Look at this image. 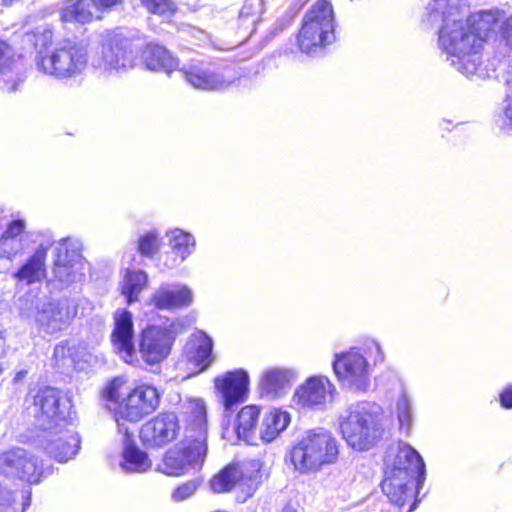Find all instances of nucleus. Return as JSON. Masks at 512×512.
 <instances>
[{"label":"nucleus","mask_w":512,"mask_h":512,"mask_svg":"<svg viewBox=\"0 0 512 512\" xmlns=\"http://www.w3.org/2000/svg\"><path fill=\"white\" fill-rule=\"evenodd\" d=\"M339 456V442L333 433L323 427L309 429L291 446L286 462L295 473L313 475L326 466L335 464Z\"/></svg>","instance_id":"obj_2"},{"label":"nucleus","mask_w":512,"mask_h":512,"mask_svg":"<svg viewBox=\"0 0 512 512\" xmlns=\"http://www.w3.org/2000/svg\"><path fill=\"white\" fill-rule=\"evenodd\" d=\"M185 423L184 437L189 441L203 442L207 445V409L202 399L191 398L182 405Z\"/></svg>","instance_id":"obj_24"},{"label":"nucleus","mask_w":512,"mask_h":512,"mask_svg":"<svg viewBox=\"0 0 512 512\" xmlns=\"http://www.w3.org/2000/svg\"><path fill=\"white\" fill-rule=\"evenodd\" d=\"M45 450L55 460L65 463L72 459L80 448V439L71 424L63 423L55 429H48Z\"/></svg>","instance_id":"obj_21"},{"label":"nucleus","mask_w":512,"mask_h":512,"mask_svg":"<svg viewBox=\"0 0 512 512\" xmlns=\"http://www.w3.org/2000/svg\"><path fill=\"white\" fill-rule=\"evenodd\" d=\"M291 421L290 414L280 409H272L265 413L259 427L260 438L264 442H272L283 432Z\"/></svg>","instance_id":"obj_33"},{"label":"nucleus","mask_w":512,"mask_h":512,"mask_svg":"<svg viewBox=\"0 0 512 512\" xmlns=\"http://www.w3.org/2000/svg\"><path fill=\"white\" fill-rule=\"evenodd\" d=\"M26 376H27V371L20 370L15 374L13 381H14V383H18V382L22 381Z\"/></svg>","instance_id":"obj_50"},{"label":"nucleus","mask_w":512,"mask_h":512,"mask_svg":"<svg viewBox=\"0 0 512 512\" xmlns=\"http://www.w3.org/2000/svg\"><path fill=\"white\" fill-rule=\"evenodd\" d=\"M123 451L120 466L124 471L142 473L150 469L151 461L146 452L140 450L132 441L129 428L122 429Z\"/></svg>","instance_id":"obj_29"},{"label":"nucleus","mask_w":512,"mask_h":512,"mask_svg":"<svg viewBox=\"0 0 512 512\" xmlns=\"http://www.w3.org/2000/svg\"><path fill=\"white\" fill-rule=\"evenodd\" d=\"M88 47L80 41L65 39L52 49L39 51L36 67L57 80L69 81L80 77L88 66Z\"/></svg>","instance_id":"obj_7"},{"label":"nucleus","mask_w":512,"mask_h":512,"mask_svg":"<svg viewBox=\"0 0 512 512\" xmlns=\"http://www.w3.org/2000/svg\"><path fill=\"white\" fill-rule=\"evenodd\" d=\"M179 431L177 415L173 412H161L143 424L140 430V439L148 448H162L173 442Z\"/></svg>","instance_id":"obj_17"},{"label":"nucleus","mask_w":512,"mask_h":512,"mask_svg":"<svg viewBox=\"0 0 512 512\" xmlns=\"http://www.w3.org/2000/svg\"><path fill=\"white\" fill-rule=\"evenodd\" d=\"M497 125L507 134L512 132V101L506 104L503 113L498 116Z\"/></svg>","instance_id":"obj_43"},{"label":"nucleus","mask_w":512,"mask_h":512,"mask_svg":"<svg viewBox=\"0 0 512 512\" xmlns=\"http://www.w3.org/2000/svg\"><path fill=\"white\" fill-rule=\"evenodd\" d=\"M425 472L420 454L406 443L391 448L385 458V478L381 487L391 504L403 507L415 498Z\"/></svg>","instance_id":"obj_1"},{"label":"nucleus","mask_w":512,"mask_h":512,"mask_svg":"<svg viewBox=\"0 0 512 512\" xmlns=\"http://www.w3.org/2000/svg\"><path fill=\"white\" fill-rule=\"evenodd\" d=\"M334 36L333 8L329 1H318L304 16L298 45L306 54L331 43Z\"/></svg>","instance_id":"obj_8"},{"label":"nucleus","mask_w":512,"mask_h":512,"mask_svg":"<svg viewBox=\"0 0 512 512\" xmlns=\"http://www.w3.org/2000/svg\"><path fill=\"white\" fill-rule=\"evenodd\" d=\"M148 275L143 270L127 269L120 283V289L129 304L138 301L139 295L147 287Z\"/></svg>","instance_id":"obj_36"},{"label":"nucleus","mask_w":512,"mask_h":512,"mask_svg":"<svg viewBox=\"0 0 512 512\" xmlns=\"http://www.w3.org/2000/svg\"><path fill=\"white\" fill-rule=\"evenodd\" d=\"M180 71L191 86L205 91L226 89L236 78L231 68L220 69L204 61H192Z\"/></svg>","instance_id":"obj_15"},{"label":"nucleus","mask_w":512,"mask_h":512,"mask_svg":"<svg viewBox=\"0 0 512 512\" xmlns=\"http://www.w3.org/2000/svg\"><path fill=\"white\" fill-rule=\"evenodd\" d=\"M448 13V0H432L426 7L423 22L426 26L438 29V46L447 52L446 21Z\"/></svg>","instance_id":"obj_30"},{"label":"nucleus","mask_w":512,"mask_h":512,"mask_svg":"<svg viewBox=\"0 0 512 512\" xmlns=\"http://www.w3.org/2000/svg\"><path fill=\"white\" fill-rule=\"evenodd\" d=\"M17 308L22 317L31 319L45 334L53 335L67 329L78 313L75 299H48L30 290L17 300Z\"/></svg>","instance_id":"obj_4"},{"label":"nucleus","mask_w":512,"mask_h":512,"mask_svg":"<svg viewBox=\"0 0 512 512\" xmlns=\"http://www.w3.org/2000/svg\"><path fill=\"white\" fill-rule=\"evenodd\" d=\"M121 0H91L93 4V8L96 10V13L99 11H105L111 9L115 5H117Z\"/></svg>","instance_id":"obj_47"},{"label":"nucleus","mask_w":512,"mask_h":512,"mask_svg":"<svg viewBox=\"0 0 512 512\" xmlns=\"http://www.w3.org/2000/svg\"><path fill=\"white\" fill-rule=\"evenodd\" d=\"M336 388L325 376H312L294 392L293 401L302 408L323 410L334 399Z\"/></svg>","instance_id":"obj_18"},{"label":"nucleus","mask_w":512,"mask_h":512,"mask_svg":"<svg viewBox=\"0 0 512 512\" xmlns=\"http://www.w3.org/2000/svg\"><path fill=\"white\" fill-rule=\"evenodd\" d=\"M198 485L196 483V481H188L186 483H184L183 485L177 487L173 493H172V498L176 501H183L189 497H191L196 489H197Z\"/></svg>","instance_id":"obj_42"},{"label":"nucleus","mask_w":512,"mask_h":512,"mask_svg":"<svg viewBox=\"0 0 512 512\" xmlns=\"http://www.w3.org/2000/svg\"><path fill=\"white\" fill-rule=\"evenodd\" d=\"M16 0H2L4 5H12Z\"/></svg>","instance_id":"obj_55"},{"label":"nucleus","mask_w":512,"mask_h":512,"mask_svg":"<svg viewBox=\"0 0 512 512\" xmlns=\"http://www.w3.org/2000/svg\"><path fill=\"white\" fill-rule=\"evenodd\" d=\"M338 424L348 446L357 451H367L382 437V408L374 402L353 403L340 414Z\"/></svg>","instance_id":"obj_3"},{"label":"nucleus","mask_w":512,"mask_h":512,"mask_svg":"<svg viewBox=\"0 0 512 512\" xmlns=\"http://www.w3.org/2000/svg\"><path fill=\"white\" fill-rule=\"evenodd\" d=\"M365 351L369 352L370 355H373L375 364L384 360L382 348L375 340H370L365 344Z\"/></svg>","instance_id":"obj_45"},{"label":"nucleus","mask_w":512,"mask_h":512,"mask_svg":"<svg viewBox=\"0 0 512 512\" xmlns=\"http://www.w3.org/2000/svg\"><path fill=\"white\" fill-rule=\"evenodd\" d=\"M208 445L203 442L189 441L187 438L168 450L159 470L166 475L180 476L190 472L199 471L206 459Z\"/></svg>","instance_id":"obj_11"},{"label":"nucleus","mask_w":512,"mask_h":512,"mask_svg":"<svg viewBox=\"0 0 512 512\" xmlns=\"http://www.w3.org/2000/svg\"><path fill=\"white\" fill-rule=\"evenodd\" d=\"M500 401L503 407L512 408V387H507L500 394Z\"/></svg>","instance_id":"obj_48"},{"label":"nucleus","mask_w":512,"mask_h":512,"mask_svg":"<svg viewBox=\"0 0 512 512\" xmlns=\"http://www.w3.org/2000/svg\"><path fill=\"white\" fill-rule=\"evenodd\" d=\"M6 353V337L3 332L0 331V358Z\"/></svg>","instance_id":"obj_49"},{"label":"nucleus","mask_w":512,"mask_h":512,"mask_svg":"<svg viewBox=\"0 0 512 512\" xmlns=\"http://www.w3.org/2000/svg\"><path fill=\"white\" fill-rule=\"evenodd\" d=\"M259 415L260 408L256 405H247L239 411L235 428L239 439L252 443Z\"/></svg>","instance_id":"obj_37"},{"label":"nucleus","mask_w":512,"mask_h":512,"mask_svg":"<svg viewBox=\"0 0 512 512\" xmlns=\"http://www.w3.org/2000/svg\"><path fill=\"white\" fill-rule=\"evenodd\" d=\"M338 380L351 390L365 392L370 386V365L359 349L335 355L332 363Z\"/></svg>","instance_id":"obj_12"},{"label":"nucleus","mask_w":512,"mask_h":512,"mask_svg":"<svg viewBox=\"0 0 512 512\" xmlns=\"http://www.w3.org/2000/svg\"><path fill=\"white\" fill-rule=\"evenodd\" d=\"M503 14L500 10H485L463 17L464 25L475 36L481 38L484 43L489 35L494 32L499 20L502 19Z\"/></svg>","instance_id":"obj_31"},{"label":"nucleus","mask_w":512,"mask_h":512,"mask_svg":"<svg viewBox=\"0 0 512 512\" xmlns=\"http://www.w3.org/2000/svg\"><path fill=\"white\" fill-rule=\"evenodd\" d=\"M193 299V291L186 284L165 282L151 294L149 303L159 310H174L190 306Z\"/></svg>","instance_id":"obj_23"},{"label":"nucleus","mask_w":512,"mask_h":512,"mask_svg":"<svg viewBox=\"0 0 512 512\" xmlns=\"http://www.w3.org/2000/svg\"><path fill=\"white\" fill-rule=\"evenodd\" d=\"M44 474L45 470L38 458L24 449H12L0 455V475L36 484Z\"/></svg>","instance_id":"obj_16"},{"label":"nucleus","mask_w":512,"mask_h":512,"mask_svg":"<svg viewBox=\"0 0 512 512\" xmlns=\"http://www.w3.org/2000/svg\"><path fill=\"white\" fill-rule=\"evenodd\" d=\"M416 507V501H414L413 503L410 504L409 508H408V512H412Z\"/></svg>","instance_id":"obj_56"},{"label":"nucleus","mask_w":512,"mask_h":512,"mask_svg":"<svg viewBox=\"0 0 512 512\" xmlns=\"http://www.w3.org/2000/svg\"><path fill=\"white\" fill-rule=\"evenodd\" d=\"M70 401L52 387L40 389L33 399V414L44 430L55 429L67 422L70 414Z\"/></svg>","instance_id":"obj_13"},{"label":"nucleus","mask_w":512,"mask_h":512,"mask_svg":"<svg viewBox=\"0 0 512 512\" xmlns=\"http://www.w3.org/2000/svg\"><path fill=\"white\" fill-rule=\"evenodd\" d=\"M141 4L153 14L169 17L175 12V5L170 0H141Z\"/></svg>","instance_id":"obj_41"},{"label":"nucleus","mask_w":512,"mask_h":512,"mask_svg":"<svg viewBox=\"0 0 512 512\" xmlns=\"http://www.w3.org/2000/svg\"><path fill=\"white\" fill-rule=\"evenodd\" d=\"M281 512H297V510L290 504L285 505Z\"/></svg>","instance_id":"obj_52"},{"label":"nucleus","mask_w":512,"mask_h":512,"mask_svg":"<svg viewBox=\"0 0 512 512\" xmlns=\"http://www.w3.org/2000/svg\"><path fill=\"white\" fill-rule=\"evenodd\" d=\"M169 247L172 251V257L165 260L164 264L168 268H174L184 262L195 250V237L182 229L175 228L166 234Z\"/></svg>","instance_id":"obj_27"},{"label":"nucleus","mask_w":512,"mask_h":512,"mask_svg":"<svg viewBox=\"0 0 512 512\" xmlns=\"http://www.w3.org/2000/svg\"><path fill=\"white\" fill-rule=\"evenodd\" d=\"M43 36H44V38L46 40H51L52 39V32L50 30H46V31H44Z\"/></svg>","instance_id":"obj_54"},{"label":"nucleus","mask_w":512,"mask_h":512,"mask_svg":"<svg viewBox=\"0 0 512 512\" xmlns=\"http://www.w3.org/2000/svg\"><path fill=\"white\" fill-rule=\"evenodd\" d=\"M502 37L506 44L512 48V15L503 22Z\"/></svg>","instance_id":"obj_46"},{"label":"nucleus","mask_w":512,"mask_h":512,"mask_svg":"<svg viewBox=\"0 0 512 512\" xmlns=\"http://www.w3.org/2000/svg\"><path fill=\"white\" fill-rule=\"evenodd\" d=\"M114 328L111 343L114 351L128 364L138 363L134 343L133 315L126 309H117L113 316Z\"/></svg>","instance_id":"obj_19"},{"label":"nucleus","mask_w":512,"mask_h":512,"mask_svg":"<svg viewBox=\"0 0 512 512\" xmlns=\"http://www.w3.org/2000/svg\"><path fill=\"white\" fill-rule=\"evenodd\" d=\"M124 388L125 380L118 377L113 379L104 390V397L116 404L114 412L119 432L128 428L124 421L139 422L153 413L160 404V394L152 385H139L127 394Z\"/></svg>","instance_id":"obj_6"},{"label":"nucleus","mask_w":512,"mask_h":512,"mask_svg":"<svg viewBox=\"0 0 512 512\" xmlns=\"http://www.w3.org/2000/svg\"><path fill=\"white\" fill-rule=\"evenodd\" d=\"M212 339L202 331L193 333L185 346L188 360L198 367V372L205 370L213 362Z\"/></svg>","instance_id":"obj_28"},{"label":"nucleus","mask_w":512,"mask_h":512,"mask_svg":"<svg viewBox=\"0 0 512 512\" xmlns=\"http://www.w3.org/2000/svg\"><path fill=\"white\" fill-rule=\"evenodd\" d=\"M161 246V239L156 230L149 231L138 240V251L144 256H153Z\"/></svg>","instance_id":"obj_38"},{"label":"nucleus","mask_w":512,"mask_h":512,"mask_svg":"<svg viewBox=\"0 0 512 512\" xmlns=\"http://www.w3.org/2000/svg\"><path fill=\"white\" fill-rule=\"evenodd\" d=\"M215 388L226 411L246 400L249 389V375L243 369L228 371L214 380Z\"/></svg>","instance_id":"obj_20"},{"label":"nucleus","mask_w":512,"mask_h":512,"mask_svg":"<svg viewBox=\"0 0 512 512\" xmlns=\"http://www.w3.org/2000/svg\"><path fill=\"white\" fill-rule=\"evenodd\" d=\"M54 278L64 286L80 282L85 276V260L80 245L71 239H62L55 247Z\"/></svg>","instance_id":"obj_14"},{"label":"nucleus","mask_w":512,"mask_h":512,"mask_svg":"<svg viewBox=\"0 0 512 512\" xmlns=\"http://www.w3.org/2000/svg\"><path fill=\"white\" fill-rule=\"evenodd\" d=\"M142 59L147 69L164 70L168 74L178 66L177 60L159 45H147L142 52Z\"/></svg>","instance_id":"obj_34"},{"label":"nucleus","mask_w":512,"mask_h":512,"mask_svg":"<svg viewBox=\"0 0 512 512\" xmlns=\"http://www.w3.org/2000/svg\"><path fill=\"white\" fill-rule=\"evenodd\" d=\"M181 331L177 322L147 325L137 340V358L149 366H155L166 360L173 349L175 340Z\"/></svg>","instance_id":"obj_9"},{"label":"nucleus","mask_w":512,"mask_h":512,"mask_svg":"<svg viewBox=\"0 0 512 512\" xmlns=\"http://www.w3.org/2000/svg\"><path fill=\"white\" fill-rule=\"evenodd\" d=\"M23 249V239L0 237V257L11 260L21 253Z\"/></svg>","instance_id":"obj_40"},{"label":"nucleus","mask_w":512,"mask_h":512,"mask_svg":"<svg viewBox=\"0 0 512 512\" xmlns=\"http://www.w3.org/2000/svg\"><path fill=\"white\" fill-rule=\"evenodd\" d=\"M60 17L62 22L88 23L101 16L96 13L91 0H78L68 2L61 8Z\"/></svg>","instance_id":"obj_35"},{"label":"nucleus","mask_w":512,"mask_h":512,"mask_svg":"<svg viewBox=\"0 0 512 512\" xmlns=\"http://www.w3.org/2000/svg\"><path fill=\"white\" fill-rule=\"evenodd\" d=\"M135 65V52L130 39L122 33H109L100 51L92 60V66L106 76L121 75Z\"/></svg>","instance_id":"obj_10"},{"label":"nucleus","mask_w":512,"mask_h":512,"mask_svg":"<svg viewBox=\"0 0 512 512\" xmlns=\"http://www.w3.org/2000/svg\"><path fill=\"white\" fill-rule=\"evenodd\" d=\"M49 249L48 244L41 243L33 255L13 273V278L25 284L41 282L46 277V258Z\"/></svg>","instance_id":"obj_26"},{"label":"nucleus","mask_w":512,"mask_h":512,"mask_svg":"<svg viewBox=\"0 0 512 512\" xmlns=\"http://www.w3.org/2000/svg\"><path fill=\"white\" fill-rule=\"evenodd\" d=\"M24 230L25 222L23 220H14L8 224L2 236L12 239H23L21 234L24 232Z\"/></svg>","instance_id":"obj_44"},{"label":"nucleus","mask_w":512,"mask_h":512,"mask_svg":"<svg viewBox=\"0 0 512 512\" xmlns=\"http://www.w3.org/2000/svg\"><path fill=\"white\" fill-rule=\"evenodd\" d=\"M296 381V372L290 368L274 366L266 368L260 377L261 393L270 397H278L285 393Z\"/></svg>","instance_id":"obj_25"},{"label":"nucleus","mask_w":512,"mask_h":512,"mask_svg":"<svg viewBox=\"0 0 512 512\" xmlns=\"http://www.w3.org/2000/svg\"><path fill=\"white\" fill-rule=\"evenodd\" d=\"M396 416L400 429L408 433L412 424V408L406 395H402L396 403Z\"/></svg>","instance_id":"obj_39"},{"label":"nucleus","mask_w":512,"mask_h":512,"mask_svg":"<svg viewBox=\"0 0 512 512\" xmlns=\"http://www.w3.org/2000/svg\"><path fill=\"white\" fill-rule=\"evenodd\" d=\"M0 76L7 90L15 91L17 85L24 81V74L13 58L9 44L0 37Z\"/></svg>","instance_id":"obj_32"},{"label":"nucleus","mask_w":512,"mask_h":512,"mask_svg":"<svg viewBox=\"0 0 512 512\" xmlns=\"http://www.w3.org/2000/svg\"><path fill=\"white\" fill-rule=\"evenodd\" d=\"M30 502H31V492L30 491H27L26 492V496H25V500L23 502V507H22V512H25L26 509L29 507L30 505Z\"/></svg>","instance_id":"obj_51"},{"label":"nucleus","mask_w":512,"mask_h":512,"mask_svg":"<svg viewBox=\"0 0 512 512\" xmlns=\"http://www.w3.org/2000/svg\"><path fill=\"white\" fill-rule=\"evenodd\" d=\"M253 468V471L248 475L236 466L226 467L211 480L212 490L222 493L237 487L245 492L247 496H251L260 479L258 465L254 464Z\"/></svg>","instance_id":"obj_22"},{"label":"nucleus","mask_w":512,"mask_h":512,"mask_svg":"<svg viewBox=\"0 0 512 512\" xmlns=\"http://www.w3.org/2000/svg\"><path fill=\"white\" fill-rule=\"evenodd\" d=\"M65 348L63 346H56L54 349V354L57 356L59 354H64Z\"/></svg>","instance_id":"obj_53"},{"label":"nucleus","mask_w":512,"mask_h":512,"mask_svg":"<svg viewBox=\"0 0 512 512\" xmlns=\"http://www.w3.org/2000/svg\"><path fill=\"white\" fill-rule=\"evenodd\" d=\"M469 6L464 0H450V56L452 65L467 77L483 76L481 68V50L483 42L475 36L463 23V17L469 13Z\"/></svg>","instance_id":"obj_5"}]
</instances>
